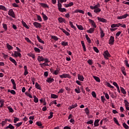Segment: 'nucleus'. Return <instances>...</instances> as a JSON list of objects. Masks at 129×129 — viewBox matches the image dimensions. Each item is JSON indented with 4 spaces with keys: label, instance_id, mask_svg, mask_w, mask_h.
<instances>
[{
    "label": "nucleus",
    "instance_id": "obj_10",
    "mask_svg": "<svg viewBox=\"0 0 129 129\" xmlns=\"http://www.w3.org/2000/svg\"><path fill=\"white\" fill-rule=\"evenodd\" d=\"M111 28L110 29V30L111 31V32H113L114 31H116V30H117V28H116V26L115 25V24H113L111 25Z\"/></svg>",
    "mask_w": 129,
    "mask_h": 129
},
{
    "label": "nucleus",
    "instance_id": "obj_17",
    "mask_svg": "<svg viewBox=\"0 0 129 129\" xmlns=\"http://www.w3.org/2000/svg\"><path fill=\"white\" fill-rule=\"evenodd\" d=\"M35 88H36V89H38V90H42L41 86L37 82L35 83Z\"/></svg>",
    "mask_w": 129,
    "mask_h": 129
},
{
    "label": "nucleus",
    "instance_id": "obj_3",
    "mask_svg": "<svg viewBox=\"0 0 129 129\" xmlns=\"http://www.w3.org/2000/svg\"><path fill=\"white\" fill-rule=\"evenodd\" d=\"M11 56L13 57H15V58H17V57H20V58L22 57V54L19 52L18 51H15L14 53H12Z\"/></svg>",
    "mask_w": 129,
    "mask_h": 129
},
{
    "label": "nucleus",
    "instance_id": "obj_57",
    "mask_svg": "<svg viewBox=\"0 0 129 129\" xmlns=\"http://www.w3.org/2000/svg\"><path fill=\"white\" fill-rule=\"evenodd\" d=\"M75 91L76 93H78V94H79L81 92L80 89L79 88H78V89H75Z\"/></svg>",
    "mask_w": 129,
    "mask_h": 129
},
{
    "label": "nucleus",
    "instance_id": "obj_25",
    "mask_svg": "<svg viewBox=\"0 0 129 129\" xmlns=\"http://www.w3.org/2000/svg\"><path fill=\"white\" fill-rule=\"evenodd\" d=\"M58 22L59 23H65L66 20H65V19H64L62 17H59V18H58Z\"/></svg>",
    "mask_w": 129,
    "mask_h": 129
},
{
    "label": "nucleus",
    "instance_id": "obj_61",
    "mask_svg": "<svg viewBox=\"0 0 129 129\" xmlns=\"http://www.w3.org/2000/svg\"><path fill=\"white\" fill-rule=\"evenodd\" d=\"M124 63H125V66H126V67H128V68H129L128 61L126 60H125Z\"/></svg>",
    "mask_w": 129,
    "mask_h": 129
},
{
    "label": "nucleus",
    "instance_id": "obj_22",
    "mask_svg": "<svg viewBox=\"0 0 129 129\" xmlns=\"http://www.w3.org/2000/svg\"><path fill=\"white\" fill-rule=\"evenodd\" d=\"M37 60L38 62H42V61H44V57H43V56H38Z\"/></svg>",
    "mask_w": 129,
    "mask_h": 129
},
{
    "label": "nucleus",
    "instance_id": "obj_26",
    "mask_svg": "<svg viewBox=\"0 0 129 129\" xmlns=\"http://www.w3.org/2000/svg\"><path fill=\"white\" fill-rule=\"evenodd\" d=\"M82 46L83 47V50L85 52L86 51V47H85V44H84V41H81Z\"/></svg>",
    "mask_w": 129,
    "mask_h": 129
},
{
    "label": "nucleus",
    "instance_id": "obj_7",
    "mask_svg": "<svg viewBox=\"0 0 129 129\" xmlns=\"http://www.w3.org/2000/svg\"><path fill=\"white\" fill-rule=\"evenodd\" d=\"M127 17H129L128 14H124V15H122L121 16L117 17V19L118 20H122L123 19H126V18H127Z\"/></svg>",
    "mask_w": 129,
    "mask_h": 129
},
{
    "label": "nucleus",
    "instance_id": "obj_20",
    "mask_svg": "<svg viewBox=\"0 0 129 129\" xmlns=\"http://www.w3.org/2000/svg\"><path fill=\"white\" fill-rule=\"evenodd\" d=\"M74 13H80V14H84V11L83 10H79V9H77L74 11Z\"/></svg>",
    "mask_w": 129,
    "mask_h": 129
},
{
    "label": "nucleus",
    "instance_id": "obj_6",
    "mask_svg": "<svg viewBox=\"0 0 129 129\" xmlns=\"http://www.w3.org/2000/svg\"><path fill=\"white\" fill-rule=\"evenodd\" d=\"M33 25L36 28H39V29H41V28H42V25H41V23H39L37 22H34Z\"/></svg>",
    "mask_w": 129,
    "mask_h": 129
},
{
    "label": "nucleus",
    "instance_id": "obj_63",
    "mask_svg": "<svg viewBox=\"0 0 129 129\" xmlns=\"http://www.w3.org/2000/svg\"><path fill=\"white\" fill-rule=\"evenodd\" d=\"M37 20H38V21H39V22H42V18L41 17V16H39V15H38L37 16Z\"/></svg>",
    "mask_w": 129,
    "mask_h": 129
},
{
    "label": "nucleus",
    "instance_id": "obj_49",
    "mask_svg": "<svg viewBox=\"0 0 129 129\" xmlns=\"http://www.w3.org/2000/svg\"><path fill=\"white\" fill-rule=\"evenodd\" d=\"M19 120H20V118L16 117H14V123H17V122L19 121Z\"/></svg>",
    "mask_w": 129,
    "mask_h": 129
},
{
    "label": "nucleus",
    "instance_id": "obj_31",
    "mask_svg": "<svg viewBox=\"0 0 129 129\" xmlns=\"http://www.w3.org/2000/svg\"><path fill=\"white\" fill-rule=\"evenodd\" d=\"M40 6L42 7V8H47L48 9H49V6L46 4L41 3Z\"/></svg>",
    "mask_w": 129,
    "mask_h": 129
},
{
    "label": "nucleus",
    "instance_id": "obj_51",
    "mask_svg": "<svg viewBox=\"0 0 129 129\" xmlns=\"http://www.w3.org/2000/svg\"><path fill=\"white\" fill-rule=\"evenodd\" d=\"M3 27L5 31H7L8 30V26L7 25V24H3Z\"/></svg>",
    "mask_w": 129,
    "mask_h": 129
},
{
    "label": "nucleus",
    "instance_id": "obj_28",
    "mask_svg": "<svg viewBox=\"0 0 129 129\" xmlns=\"http://www.w3.org/2000/svg\"><path fill=\"white\" fill-rule=\"evenodd\" d=\"M28 56H29V57H31V58H32V59H35V58H36V56L35 55V54H34V53H28L27 54Z\"/></svg>",
    "mask_w": 129,
    "mask_h": 129
},
{
    "label": "nucleus",
    "instance_id": "obj_1",
    "mask_svg": "<svg viewBox=\"0 0 129 129\" xmlns=\"http://www.w3.org/2000/svg\"><path fill=\"white\" fill-rule=\"evenodd\" d=\"M99 8H100V4H99V3H97V4L95 5L94 6H90V9H91V10H94V13L97 15H98L101 12V9Z\"/></svg>",
    "mask_w": 129,
    "mask_h": 129
},
{
    "label": "nucleus",
    "instance_id": "obj_59",
    "mask_svg": "<svg viewBox=\"0 0 129 129\" xmlns=\"http://www.w3.org/2000/svg\"><path fill=\"white\" fill-rule=\"evenodd\" d=\"M92 95L93 97H94V98H96V93H95V92H92Z\"/></svg>",
    "mask_w": 129,
    "mask_h": 129
},
{
    "label": "nucleus",
    "instance_id": "obj_32",
    "mask_svg": "<svg viewBox=\"0 0 129 129\" xmlns=\"http://www.w3.org/2000/svg\"><path fill=\"white\" fill-rule=\"evenodd\" d=\"M33 98L35 103H38V102H39V99H38L36 96H33Z\"/></svg>",
    "mask_w": 129,
    "mask_h": 129
},
{
    "label": "nucleus",
    "instance_id": "obj_52",
    "mask_svg": "<svg viewBox=\"0 0 129 129\" xmlns=\"http://www.w3.org/2000/svg\"><path fill=\"white\" fill-rule=\"evenodd\" d=\"M2 126H5L6 124H7V120H5L4 121H2L1 123Z\"/></svg>",
    "mask_w": 129,
    "mask_h": 129
},
{
    "label": "nucleus",
    "instance_id": "obj_14",
    "mask_svg": "<svg viewBox=\"0 0 129 129\" xmlns=\"http://www.w3.org/2000/svg\"><path fill=\"white\" fill-rule=\"evenodd\" d=\"M9 60L11 61V62L13 63V64H14L15 66H17V65H18V63H17V61L15 60V59L13 58V57H9Z\"/></svg>",
    "mask_w": 129,
    "mask_h": 129
},
{
    "label": "nucleus",
    "instance_id": "obj_55",
    "mask_svg": "<svg viewBox=\"0 0 129 129\" xmlns=\"http://www.w3.org/2000/svg\"><path fill=\"white\" fill-rule=\"evenodd\" d=\"M49 114H50V115L48 116V119H51V118H52V117H53V112H50L49 113Z\"/></svg>",
    "mask_w": 129,
    "mask_h": 129
},
{
    "label": "nucleus",
    "instance_id": "obj_56",
    "mask_svg": "<svg viewBox=\"0 0 129 129\" xmlns=\"http://www.w3.org/2000/svg\"><path fill=\"white\" fill-rule=\"evenodd\" d=\"M34 50L35 52H37L38 53H40L41 52V50L37 47H34Z\"/></svg>",
    "mask_w": 129,
    "mask_h": 129
},
{
    "label": "nucleus",
    "instance_id": "obj_39",
    "mask_svg": "<svg viewBox=\"0 0 129 129\" xmlns=\"http://www.w3.org/2000/svg\"><path fill=\"white\" fill-rule=\"evenodd\" d=\"M7 128L14 129L15 126H14L12 124H9V125L7 126Z\"/></svg>",
    "mask_w": 129,
    "mask_h": 129
},
{
    "label": "nucleus",
    "instance_id": "obj_37",
    "mask_svg": "<svg viewBox=\"0 0 129 129\" xmlns=\"http://www.w3.org/2000/svg\"><path fill=\"white\" fill-rule=\"evenodd\" d=\"M4 104H5V100L0 99V104L1 105V107H3L4 106Z\"/></svg>",
    "mask_w": 129,
    "mask_h": 129
},
{
    "label": "nucleus",
    "instance_id": "obj_54",
    "mask_svg": "<svg viewBox=\"0 0 129 129\" xmlns=\"http://www.w3.org/2000/svg\"><path fill=\"white\" fill-rule=\"evenodd\" d=\"M87 124H92L93 125V120H90L87 122Z\"/></svg>",
    "mask_w": 129,
    "mask_h": 129
},
{
    "label": "nucleus",
    "instance_id": "obj_21",
    "mask_svg": "<svg viewBox=\"0 0 129 129\" xmlns=\"http://www.w3.org/2000/svg\"><path fill=\"white\" fill-rule=\"evenodd\" d=\"M94 126H98L99 125V119H96L94 123Z\"/></svg>",
    "mask_w": 129,
    "mask_h": 129
},
{
    "label": "nucleus",
    "instance_id": "obj_15",
    "mask_svg": "<svg viewBox=\"0 0 129 129\" xmlns=\"http://www.w3.org/2000/svg\"><path fill=\"white\" fill-rule=\"evenodd\" d=\"M78 79L80 80V81H84V77L80 74L78 75Z\"/></svg>",
    "mask_w": 129,
    "mask_h": 129
},
{
    "label": "nucleus",
    "instance_id": "obj_11",
    "mask_svg": "<svg viewBox=\"0 0 129 129\" xmlns=\"http://www.w3.org/2000/svg\"><path fill=\"white\" fill-rule=\"evenodd\" d=\"M97 20L98 21H99V22H101L102 23H107V20L104 18L98 17Z\"/></svg>",
    "mask_w": 129,
    "mask_h": 129
},
{
    "label": "nucleus",
    "instance_id": "obj_16",
    "mask_svg": "<svg viewBox=\"0 0 129 129\" xmlns=\"http://www.w3.org/2000/svg\"><path fill=\"white\" fill-rule=\"evenodd\" d=\"M95 30V28H90L89 30H87V33H89V34H92L93 32H94V30Z\"/></svg>",
    "mask_w": 129,
    "mask_h": 129
},
{
    "label": "nucleus",
    "instance_id": "obj_58",
    "mask_svg": "<svg viewBox=\"0 0 129 129\" xmlns=\"http://www.w3.org/2000/svg\"><path fill=\"white\" fill-rule=\"evenodd\" d=\"M21 124H23V122L17 123L15 124V125L17 126V127H19V126H21Z\"/></svg>",
    "mask_w": 129,
    "mask_h": 129
},
{
    "label": "nucleus",
    "instance_id": "obj_60",
    "mask_svg": "<svg viewBox=\"0 0 129 129\" xmlns=\"http://www.w3.org/2000/svg\"><path fill=\"white\" fill-rule=\"evenodd\" d=\"M25 40H26L28 43H30L31 44L32 41H31V40H30V38L28 37H25Z\"/></svg>",
    "mask_w": 129,
    "mask_h": 129
},
{
    "label": "nucleus",
    "instance_id": "obj_2",
    "mask_svg": "<svg viewBox=\"0 0 129 129\" xmlns=\"http://www.w3.org/2000/svg\"><path fill=\"white\" fill-rule=\"evenodd\" d=\"M57 7L59 12H60V13H64L65 12H66V9L62 8V4L59 3V1L57 3Z\"/></svg>",
    "mask_w": 129,
    "mask_h": 129
},
{
    "label": "nucleus",
    "instance_id": "obj_41",
    "mask_svg": "<svg viewBox=\"0 0 129 129\" xmlns=\"http://www.w3.org/2000/svg\"><path fill=\"white\" fill-rule=\"evenodd\" d=\"M51 39H53V40H54V41H58V40L59 39V38L57 36L54 35L51 36Z\"/></svg>",
    "mask_w": 129,
    "mask_h": 129
},
{
    "label": "nucleus",
    "instance_id": "obj_50",
    "mask_svg": "<svg viewBox=\"0 0 129 129\" xmlns=\"http://www.w3.org/2000/svg\"><path fill=\"white\" fill-rule=\"evenodd\" d=\"M87 62L89 65H92V64H93V60H92V59H88L87 60Z\"/></svg>",
    "mask_w": 129,
    "mask_h": 129
},
{
    "label": "nucleus",
    "instance_id": "obj_19",
    "mask_svg": "<svg viewBox=\"0 0 129 129\" xmlns=\"http://www.w3.org/2000/svg\"><path fill=\"white\" fill-rule=\"evenodd\" d=\"M70 26H71V28H72V29H74V30H75L76 31V27L73 25V22L70 21L69 22Z\"/></svg>",
    "mask_w": 129,
    "mask_h": 129
},
{
    "label": "nucleus",
    "instance_id": "obj_4",
    "mask_svg": "<svg viewBox=\"0 0 129 129\" xmlns=\"http://www.w3.org/2000/svg\"><path fill=\"white\" fill-rule=\"evenodd\" d=\"M8 15L9 16H10V17H12V18H16L15 12H14V10H13V9L9 10V11H8Z\"/></svg>",
    "mask_w": 129,
    "mask_h": 129
},
{
    "label": "nucleus",
    "instance_id": "obj_33",
    "mask_svg": "<svg viewBox=\"0 0 129 129\" xmlns=\"http://www.w3.org/2000/svg\"><path fill=\"white\" fill-rule=\"evenodd\" d=\"M104 32H103V30L102 29H100V37L101 38H103L104 37Z\"/></svg>",
    "mask_w": 129,
    "mask_h": 129
},
{
    "label": "nucleus",
    "instance_id": "obj_43",
    "mask_svg": "<svg viewBox=\"0 0 129 129\" xmlns=\"http://www.w3.org/2000/svg\"><path fill=\"white\" fill-rule=\"evenodd\" d=\"M93 78L97 81V82H100V79H99V77H96V76H94Z\"/></svg>",
    "mask_w": 129,
    "mask_h": 129
},
{
    "label": "nucleus",
    "instance_id": "obj_47",
    "mask_svg": "<svg viewBox=\"0 0 129 129\" xmlns=\"http://www.w3.org/2000/svg\"><path fill=\"white\" fill-rule=\"evenodd\" d=\"M122 125H123V127H124L125 129L129 128L128 125H127V124H126V123L125 122L123 123Z\"/></svg>",
    "mask_w": 129,
    "mask_h": 129
},
{
    "label": "nucleus",
    "instance_id": "obj_64",
    "mask_svg": "<svg viewBox=\"0 0 129 129\" xmlns=\"http://www.w3.org/2000/svg\"><path fill=\"white\" fill-rule=\"evenodd\" d=\"M43 20L47 21L48 20V17L46 16V15H44V16H42Z\"/></svg>",
    "mask_w": 129,
    "mask_h": 129
},
{
    "label": "nucleus",
    "instance_id": "obj_38",
    "mask_svg": "<svg viewBox=\"0 0 129 129\" xmlns=\"http://www.w3.org/2000/svg\"><path fill=\"white\" fill-rule=\"evenodd\" d=\"M85 38H86L87 41H88V43H91V40H90V38H89V37L88 36V35H86L85 36Z\"/></svg>",
    "mask_w": 129,
    "mask_h": 129
},
{
    "label": "nucleus",
    "instance_id": "obj_46",
    "mask_svg": "<svg viewBox=\"0 0 129 129\" xmlns=\"http://www.w3.org/2000/svg\"><path fill=\"white\" fill-rule=\"evenodd\" d=\"M120 90H121L122 93H123V94H125L126 93L125 90H124V89L123 88L120 87Z\"/></svg>",
    "mask_w": 129,
    "mask_h": 129
},
{
    "label": "nucleus",
    "instance_id": "obj_48",
    "mask_svg": "<svg viewBox=\"0 0 129 129\" xmlns=\"http://www.w3.org/2000/svg\"><path fill=\"white\" fill-rule=\"evenodd\" d=\"M85 112L87 114V115H89V109H88V107H87L85 109Z\"/></svg>",
    "mask_w": 129,
    "mask_h": 129
},
{
    "label": "nucleus",
    "instance_id": "obj_23",
    "mask_svg": "<svg viewBox=\"0 0 129 129\" xmlns=\"http://www.w3.org/2000/svg\"><path fill=\"white\" fill-rule=\"evenodd\" d=\"M54 81V79L52 78H48L46 80V82H48V83H52Z\"/></svg>",
    "mask_w": 129,
    "mask_h": 129
},
{
    "label": "nucleus",
    "instance_id": "obj_53",
    "mask_svg": "<svg viewBox=\"0 0 129 129\" xmlns=\"http://www.w3.org/2000/svg\"><path fill=\"white\" fill-rule=\"evenodd\" d=\"M106 86L108 87H109L110 88H112V89L114 88V87H113V86H112L111 85H110V84L109 83H107Z\"/></svg>",
    "mask_w": 129,
    "mask_h": 129
},
{
    "label": "nucleus",
    "instance_id": "obj_36",
    "mask_svg": "<svg viewBox=\"0 0 129 129\" xmlns=\"http://www.w3.org/2000/svg\"><path fill=\"white\" fill-rule=\"evenodd\" d=\"M76 26L79 30H80L81 31L83 30V26H82V25H78V24H76Z\"/></svg>",
    "mask_w": 129,
    "mask_h": 129
},
{
    "label": "nucleus",
    "instance_id": "obj_45",
    "mask_svg": "<svg viewBox=\"0 0 129 129\" xmlns=\"http://www.w3.org/2000/svg\"><path fill=\"white\" fill-rule=\"evenodd\" d=\"M51 98H53L54 99H56V98H58V96L56 95H55L54 94H51Z\"/></svg>",
    "mask_w": 129,
    "mask_h": 129
},
{
    "label": "nucleus",
    "instance_id": "obj_29",
    "mask_svg": "<svg viewBox=\"0 0 129 129\" xmlns=\"http://www.w3.org/2000/svg\"><path fill=\"white\" fill-rule=\"evenodd\" d=\"M0 10H2V11H7L8 10H7V8L6 7L3 5H0Z\"/></svg>",
    "mask_w": 129,
    "mask_h": 129
},
{
    "label": "nucleus",
    "instance_id": "obj_35",
    "mask_svg": "<svg viewBox=\"0 0 129 129\" xmlns=\"http://www.w3.org/2000/svg\"><path fill=\"white\" fill-rule=\"evenodd\" d=\"M25 95L28 97H29V98H33V96H32V95L30 94V93H29V92H25Z\"/></svg>",
    "mask_w": 129,
    "mask_h": 129
},
{
    "label": "nucleus",
    "instance_id": "obj_34",
    "mask_svg": "<svg viewBox=\"0 0 129 129\" xmlns=\"http://www.w3.org/2000/svg\"><path fill=\"white\" fill-rule=\"evenodd\" d=\"M61 46H63L65 47V46H68V42H65V41H62L61 43Z\"/></svg>",
    "mask_w": 129,
    "mask_h": 129
},
{
    "label": "nucleus",
    "instance_id": "obj_12",
    "mask_svg": "<svg viewBox=\"0 0 129 129\" xmlns=\"http://www.w3.org/2000/svg\"><path fill=\"white\" fill-rule=\"evenodd\" d=\"M24 75L25 76H27V75L29 74V72H28V67H27V66H24Z\"/></svg>",
    "mask_w": 129,
    "mask_h": 129
},
{
    "label": "nucleus",
    "instance_id": "obj_9",
    "mask_svg": "<svg viewBox=\"0 0 129 129\" xmlns=\"http://www.w3.org/2000/svg\"><path fill=\"white\" fill-rule=\"evenodd\" d=\"M109 45H113L114 44V37L111 36L109 40Z\"/></svg>",
    "mask_w": 129,
    "mask_h": 129
},
{
    "label": "nucleus",
    "instance_id": "obj_27",
    "mask_svg": "<svg viewBox=\"0 0 129 129\" xmlns=\"http://www.w3.org/2000/svg\"><path fill=\"white\" fill-rule=\"evenodd\" d=\"M124 103L125 108H127V107H128L129 106L128 101H127L126 100H124Z\"/></svg>",
    "mask_w": 129,
    "mask_h": 129
},
{
    "label": "nucleus",
    "instance_id": "obj_13",
    "mask_svg": "<svg viewBox=\"0 0 129 129\" xmlns=\"http://www.w3.org/2000/svg\"><path fill=\"white\" fill-rule=\"evenodd\" d=\"M89 23H90V24H91L93 28H96V24H95V22H94L93 20H92V19H89Z\"/></svg>",
    "mask_w": 129,
    "mask_h": 129
},
{
    "label": "nucleus",
    "instance_id": "obj_18",
    "mask_svg": "<svg viewBox=\"0 0 129 129\" xmlns=\"http://www.w3.org/2000/svg\"><path fill=\"white\" fill-rule=\"evenodd\" d=\"M77 106H78V105H77V103H75L74 105L70 106L69 107V109H70V110H71V109H73V108H75V107H77Z\"/></svg>",
    "mask_w": 129,
    "mask_h": 129
},
{
    "label": "nucleus",
    "instance_id": "obj_8",
    "mask_svg": "<svg viewBox=\"0 0 129 129\" xmlns=\"http://www.w3.org/2000/svg\"><path fill=\"white\" fill-rule=\"evenodd\" d=\"M59 77L60 78H71V76H70V75L68 74H63L61 75H60Z\"/></svg>",
    "mask_w": 129,
    "mask_h": 129
},
{
    "label": "nucleus",
    "instance_id": "obj_42",
    "mask_svg": "<svg viewBox=\"0 0 129 129\" xmlns=\"http://www.w3.org/2000/svg\"><path fill=\"white\" fill-rule=\"evenodd\" d=\"M113 119V121L115 122V123H116V124H117V125H119V126L120 125L119 123L118 122V121L117 120V119H116V118L114 117Z\"/></svg>",
    "mask_w": 129,
    "mask_h": 129
},
{
    "label": "nucleus",
    "instance_id": "obj_44",
    "mask_svg": "<svg viewBox=\"0 0 129 129\" xmlns=\"http://www.w3.org/2000/svg\"><path fill=\"white\" fill-rule=\"evenodd\" d=\"M7 108H8V109L9 110V112H12V113L14 112V109H13V108H12V107H11V106H8V107H7Z\"/></svg>",
    "mask_w": 129,
    "mask_h": 129
},
{
    "label": "nucleus",
    "instance_id": "obj_40",
    "mask_svg": "<svg viewBox=\"0 0 129 129\" xmlns=\"http://www.w3.org/2000/svg\"><path fill=\"white\" fill-rule=\"evenodd\" d=\"M7 47L8 49V50H13V46H12L9 43L7 44Z\"/></svg>",
    "mask_w": 129,
    "mask_h": 129
},
{
    "label": "nucleus",
    "instance_id": "obj_24",
    "mask_svg": "<svg viewBox=\"0 0 129 129\" xmlns=\"http://www.w3.org/2000/svg\"><path fill=\"white\" fill-rule=\"evenodd\" d=\"M21 23H22L23 27H25V28H26V29H30V27H29V26H28V25H27L26 22H24V21H22Z\"/></svg>",
    "mask_w": 129,
    "mask_h": 129
},
{
    "label": "nucleus",
    "instance_id": "obj_30",
    "mask_svg": "<svg viewBox=\"0 0 129 129\" xmlns=\"http://www.w3.org/2000/svg\"><path fill=\"white\" fill-rule=\"evenodd\" d=\"M37 40L38 41V42H39V43H42V44H44V41H43V40H42V39H41V38H40V37H39V36H37Z\"/></svg>",
    "mask_w": 129,
    "mask_h": 129
},
{
    "label": "nucleus",
    "instance_id": "obj_62",
    "mask_svg": "<svg viewBox=\"0 0 129 129\" xmlns=\"http://www.w3.org/2000/svg\"><path fill=\"white\" fill-rule=\"evenodd\" d=\"M104 94L106 99H109V95H108V94L104 93Z\"/></svg>",
    "mask_w": 129,
    "mask_h": 129
},
{
    "label": "nucleus",
    "instance_id": "obj_5",
    "mask_svg": "<svg viewBox=\"0 0 129 129\" xmlns=\"http://www.w3.org/2000/svg\"><path fill=\"white\" fill-rule=\"evenodd\" d=\"M103 56L105 59L107 60V59H108V57H110V54H109V52H108V51L106 50L103 53Z\"/></svg>",
    "mask_w": 129,
    "mask_h": 129
}]
</instances>
